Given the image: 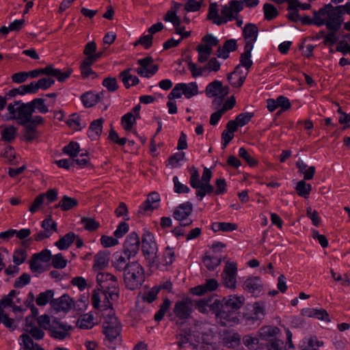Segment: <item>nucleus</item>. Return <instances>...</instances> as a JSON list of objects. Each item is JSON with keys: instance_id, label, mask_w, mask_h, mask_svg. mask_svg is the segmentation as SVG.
I'll list each match as a JSON object with an SVG mask.
<instances>
[{"instance_id": "obj_1", "label": "nucleus", "mask_w": 350, "mask_h": 350, "mask_svg": "<svg viewBox=\"0 0 350 350\" xmlns=\"http://www.w3.org/2000/svg\"><path fill=\"white\" fill-rule=\"evenodd\" d=\"M245 301L243 295H229L222 299L215 300V308H218L217 322L221 326L232 327L238 324L237 311L242 308Z\"/></svg>"}, {"instance_id": "obj_2", "label": "nucleus", "mask_w": 350, "mask_h": 350, "mask_svg": "<svg viewBox=\"0 0 350 350\" xmlns=\"http://www.w3.org/2000/svg\"><path fill=\"white\" fill-rule=\"evenodd\" d=\"M243 10L242 2L232 0L228 4L218 8L217 3H211L208 9L207 19L217 25H221L234 21L236 16Z\"/></svg>"}, {"instance_id": "obj_3", "label": "nucleus", "mask_w": 350, "mask_h": 350, "mask_svg": "<svg viewBox=\"0 0 350 350\" xmlns=\"http://www.w3.org/2000/svg\"><path fill=\"white\" fill-rule=\"evenodd\" d=\"M314 21L318 26L325 25L328 29L337 31L340 28L343 21L341 8L327 5L318 12H314Z\"/></svg>"}, {"instance_id": "obj_4", "label": "nucleus", "mask_w": 350, "mask_h": 350, "mask_svg": "<svg viewBox=\"0 0 350 350\" xmlns=\"http://www.w3.org/2000/svg\"><path fill=\"white\" fill-rule=\"evenodd\" d=\"M212 176L211 170L206 167L204 168L201 180L198 170L196 167L191 170L189 184L193 189L196 190V196L199 201H202L206 195L213 193L214 187L210 183Z\"/></svg>"}, {"instance_id": "obj_5", "label": "nucleus", "mask_w": 350, "mask_h": 350, "mask_svg": "<svg viewBox=\"0 0 350 350\" xmlns=\"http://www.w3.org/2000/svg\"><path fill=\"white\" fill-rule=\"evenodd\" d=\"M38 325L48 331L49 335L56 339L64 340L70 335L71 327L55 319L51 320L47 314H42L37 318Z\"/></svg>"}, {"instance_id": "obj_6", "label": "nucleus", "mask_w": 350, "mask_h": 350, "mask_svg": "<svg viewBox=\"0 0 350 350\" xmlns=\"http://www.w3.org/2000/svg\"><path fill=\"white\" fill-rule=\"evenodd\" d=\"M145 280V271L143 267L136 261L129 263L124 271V282L127 288L135 290L139 288Z\"/></svg>"}, {"instance_id": "obj_7", "label": "nucleus", "mask_w": 350, "mask_h": 350, "mask_svg": "<svg viewBox=\"0 0 350 350\" xmlns=\"http://www.w3.org/2000/svg\"><path fill=\"white\" fill-rule=\"evenodd\" d=\"M8 120H15L21 125L29 123L30 115L33 113V109L29 103H23L21 101H15L8 106Z\"/></svg>"}, {"instance_id": "obj_8", "label": "nucleus", "mask_w": 350, "mask_h": 350, "mask_svg": "<svg viewBox=\"0 0 350 350\" xmlns=\"http://www.w3.org/2000/svg\"><path fill=\"white\" fill-rule=\"evenodd\" d=\"M96 281L103 290L102 295L111 300L118 298V283L116 276L107 272H99L96 275Z\"/></svg>"}, {"instance_id": "obj_9", "label": "nucleus", "mask_w": 350, "mask_h": 350, "mask_svg": "<svg viewBox=\"0 0 350 350\" xmlns=\"http://www.w3.org/2000/svg\"><path fill=\"white\" fill-rule=\"evenodd\" d=\"M142 252L145 259L150 267H152L156 263L157 254L158 252L157 244L155 241L152 233L147 230H144L142 239Z\"/></svg>"}, {"instance_id": "obj_10", "label": "nucleus", "mask_w": 350, "mask_h": 350, "mask_svg": "<svg viewBox=\"0 0 350 350\" xmlns=\"http://www.w3.org/2000/svg\"><path fill=\"white\" fill-rule=\"evenodd\" d=\"M103 322V332L107 339L112 342L116 339L120 334L122 326L118 318L115 316L113 310H110L107 313L105 312Z\"/></svg>"}, {"instance_id": "obj_11", "label": "nucleus", "mask_w": 350, "mask_h": 350, "mask_svg": "<svg viewBox=\"0 0 350 350\" xmlns=\"http://www.w3.org/2000/svg\"><path fill=\"white\" fill-rule=\"evenodd\" d=\"M199 94L198 85L196 81L190 83H179L175 85L168 95V98H180L183 95L189 99Z\"/></svg>"}, {"instance_id": "obj_12", "label": "nucleus", "mask_w": 350, "mask_h": 350, "mask_svg": "<svg viewBox=\"0 0 350 350\" xmlns=\"http://www.w3.org/2000/svg\"><path fill=\"white\" fill-rule=\"evenodd\" d=\"M193 301L189 297L177 301L173 308V314L177 321L183 323L190 319L193 312Z\"/></svg>"}, {"instance_id": "obj_13", "label": "nucleus", "mask_w": 350, "mask_h": 350, "mask_svg": "<svg viewBox=\"0 0 350 350\" xmlns=\"http://www.w3.org/2000/svg\"><path fill=\"white\" fill-rule=\"evenodd\" d=\"M241 286L245 292L254 297H260L263 291V284L260 278L255 275L245 278Z\"/></svg>"}, {"instance_id": "obj_14", "label": "nucleus", "mask_w": 350, "mask_h": 350, "mask_svg": "<svg viewBox=\"0 0 350 350\" xmlns=\"http://www.w3.org/2000/svg\"><path fill=\"white\" fill-rule=\"evenodd\" d=\"M193 211V206L191 202H186L178 206L173 213V217L178 221L181 226H189L192 220L189 219Z\"/></svg>"}, {"instance_id": "obj_15", "label": "nucleus", "mask_w": 350, "mask_h": 350, "mask_svg": "<svg viewBox=\"0 0 350 350\" xmlns=\"http://www.w3.org/2000/svg\"><path fill=\"white\" fill-rule=\"evenodd\" d=\"M237 264L234 262H228L224 267L222 278L225 286L231 289L237 287Z\"/></svg>"}, {"instance_id": "obj_16", "label": "nucleus", "mask_w": 350, "mask_h": 350, "mask_svg": "<svg viewBox=\"0 0 350 350\" xmlns=\"http://www.w3.org/2000/svg\"><path fill=\"white\" fill-rule=\"evenodd\" d=\"M139 67L136 69L137 73L142 77L150 78L158 71L159 67L153 64L151 57H145L137 61Z\"/></svg>"}, {"instance_id": "obj_17", "label": "nucleus", "mask_w": 350, "mask_h": 350, "mask_svg": "<svg viewBox=\"0 0 350 350\" xmlns=\"http://www.w3.org/2000/svg\"><path fill=\"white\" fill-rule=\"evenodd\" d=\"M229 92L228 86H224L222 82L219 80H215L208 83L205 89V94L209 98L217 97L223 98Z\"/></svg>"}, {"instance_id": "obj_18", "label": "nucleus", "mask_w": 350, "mask_h": 350, "mask_svg": "<svg viewBox=\"0 0 350 350\" xmlns=\"http://www.w3.org/2000/svg\"><path fill=\"white\" fill-rule=\"evenodd\" d=\"M140 239L138 234L131 232L124 243L123 252L128 256L134 257L139 250Z\"/></svg>"}, {"instance_id": "obj_19", "label": "nucleus", "mask_w": 350, "mask_h": 350, "mask_svg": "<svg viewBox=\"0 0 350 350\" xmlns=\"http://www.w3.org/2000/svg\"><path fill=\"white\" fill-rule=\"evenodd\" d=\"M36 323H38L37 319L33 316H28L25 318V325L24 329L29 336L30 335L32 338L36 340H41L44 336V332L42 330V327L39 325L37 326Z\"/></svg>"}, {"instance_id": "obj_20", "label": "nucleus", "mask_w": 350, "mask_h": 350, "mask_svg": "<svg viewBox=\"0 0 350 350\" xmlns=\"http://www.w3.org/2000/svg\"><path fill=\"white\" fill-rule=\"evenodd\" d=\"M175 260V252L173 248L166 247L161 258H156V263L152 267L161 270L167 269Z\"/></svg>"}, {"instance_id": "obj_21", "label": "nucleus", "mask_w": 350, "mask_h": 350, "mask_svg": "<svg viewBox=\"0 0 350 350\" xmlns=\"http://www.w3.org/2000/svg\"><path fill=\"white\" fill-rule=\"evenodd\" d=\"M243 35L245 40V46H251L253 49L258 35V27L252 23H247L243 29Z\"/></svg>"}, {"instance_id": "obj_22", "label": "nucleus", "mask_w": 350, "mask_h": 350, "mask_svg": "<svg viewBox=\"0 0 350 350\" xmlns=\"http://www.w3.org/2000/svg\"><path fill=\"white\" fill-rule=\"evenodd\" d=\"M218 287V282L215 279H208L203 284L196 286L190 289L193 295L201 296L205 293L215 291Z\"/></svg>"}, {"instance_id": "obj_23", "label": "nucleus", "mask_w": 350, "mask_h": 350, "mask_svg": "<svg viewBox=\"0 0 350 350\" xmlns=\"http://www.w3.org/2000/svg\"><path fill=\"white\" fill-rule=\"evenodd\" d=\"M131 258L123 251H117L113 254L111 265L119 271H124L129 263L127 262Z\"/></svg>"}, {"instance_id": "obj_24", "label": "nucleus", "mask_w": 350, "mask_h": 350, "mask_svg": "<svg viewBox=\"0 0 350 350\" xmlns=\"http://www.w3.org/2000/svg\"><path fill=\"white\" fill-rule=\"evenodd\" d=\"M247 72H243L238 66L233 72L228 75L227 79L233 88H241L245 81Z\"/></svg>"}, {"instance_id": "obj_25", "label": "nucleus", "mask_w": 350, "mask_h": 350, "mask_svg": "<svg viewBox=\"0 0 350 350\" xmlns=\"http://www.w3.org/2000/svg\"><path fill=\"white\" fill-rule=\"evenodd\" d=\"M195 308L198 310L200 313L207 314L208 312L211 311L215 314V317L217 318V314L219 312L218 308H215V300L212 301V299H200L198 300H195L194 301Z\"/></svg>"}, {"instance_id": "obj_26", "label": "nucleus", "mask_w": 350, "mask_h": 350, "mask_svg": "<svg viewBox=\"0 0 350 350\" xmlns=\"http://www.w3.org/2000/svg\"><path fill=\"white\" fill-rule=\"evenodd\" d=\"M160 196L157 192L150 193L146 200L140 205L139 210L144 213L152 211L159 205Z\"/></svg>"}, {"instance_id": "obj_27", "label": "nucleus", "mask_w": 350, "mask_h": 350, "mask_svg": "<svg viewBox=\"0 0 350 350\" xmlns=\"http://www.w3.org/2000/svg\"><path fill=\"white\" fill-rule=\"evenodd\" d=\"M74 306V301L67 295H64L53 302V307L58 312H68Z\"/></svg>"}, {"instance_id": "obj_28", "label": "nucleus", "mask_w": 350, "mask_h": 350, "mask_svg": "<svg viewBox=\"0 0 350 350\" xmlns=\"http://www.w3.org/2000/svg\"><path fill=\"white\" fill-rule=\"evenodd\" d=\"M72 72V69L66 68L64 70L55 68L52 64L48 65L47 76L54 77L59 82H64L68 79Z\"/></svg>"}, {"instance_id": "obj_29", "label": "nucleus", "mask_w": 350, "mask_h": 350, "mask_svg": "<svg viewBox=\"0 0 350 350\" xmlns=\"http://www.w3.org/2000/svg\"><path fill=\"white\" fill-rule=\"evenodd\" d=\"M131 69H126L119 74V78L122 81L125 88L129 89L132 86L137 85L139 83V78L131 73Z\"/></svg>"}, {"instance_id": "obj_30", "label": "nucleus", "mask_w": 350, "mask_h": 350, "mask_svg": "<svg viewBox=\"0 0 350 350\" xmlns=\"http://www.w3.org/2000/svg\"><path fill=\"white\" fill-rule=\"evenodd\" d=\"M105 299H107V301H104L103 304L100 305V293L94 291L91 297V303L92 306L95 309H98L100 307L102 308V310L104 311H106L108 312L109 310H113L112 309V304L109 301L110 297L109 295H107V298L105 297Z\"/></svg>"}, {"instance_id": "obj_31", "label": "nucleus", "mask_w": 350, "mask_h": 350, "mask_svg": "<svg viewBox=\"0 0 350 350\" xmlns=\"http://www.w3.org/2000/svg\"><path fill=\"white\" fill-rule=\"evenodd\" d=\"M296 167L298 172L304 175V179L306 180H312L315 174L316 169L314 166H308L301 159H298L296 162Z\"/></svg>"}, {"instance_id": "obj_32", "label": "nucleus", "mask_w": 350, "mask_h": 350, "mask_svg": "<svg viewBox=\"0 0 350 350\" xmlns=\"http://www.w3.org/2000/svg\"><path fill=\"white\" fill-rule=\"evenodd\" d=\"M101 95H103V93L87 92L81 96V100L85 107L90 108L100 101Z\"/></svg>"}, {"instance_id": "obj_33", "label": "nucleus", "mask_w": 350, "mask_h": 350, "mask_svg": "<svg viewBox=\"0 0 350 350\" xmlns=\"http://www.w3.org/2000/svg\"><path fill=\"white\" fill-rule=\"evenodd\" d=\"M95 324L94 316L90 312L79 316L77 321V326L83 329H92Z\"/></svg>"}, {"instance_id": "obj_34", "label": "nucleus", "mask_w": 350, "mask_h": 350, "mask_svg": "<svg viewBox=\"0 0 350 350\" xmlns=\"http://www.w3.org/2000/svg\"><path fill=\"white\" fill-rule=\"evenodd\" d=\"M75 239L76 234L73 232H69L57 240L55 243V245L60 250H66L74 243Z\"/></svg>"}, {"instance_id": "obj_35", "label": "nucleus", "mask_w": 350, "mask_h": 350, "mask_svg": "<svg viewBox=\"0 0 350 350\" xmlns=\"http://www.w3.org/2000/svg\"><path fill=\"white\" fill-rule=\"evenodd\" d=\"M265 314V304L262 301H256L253 304L251 317L246 316L247 320L257 321L262 319Z\"/></svg>"}, {"instance_id": "obj_36", "label": "nucleus", "mask_w": 350, "mask_h": 350, "mask_svg": "<svg viewBox=\"0 0 350 350\" xmlns=\"http://www.w3.org/2000/svg\"><path fill=\"white\" fill-rule=\"evenodd\" d=\"M109 262L108 254L103 251H100L94 256L93 269L95 271L103 269Z\"/></svg>"}, {"instance_id": "obj_37", "label": "nucleus", "mask_w": 350, "mask_h": 350, "mask_svg": "<svg viewBox=\"0 0 350 350\" xmlns=\"http://www.w3.org/2000/svg\"><path fill=\"white\" fill-rule=\"evenodd\" d=\"M20 344L24 350H44L38 343H35L27 334H23L20 336Z\"/></svg>"}, {"instance_id": "obj_38", "label": "nucleus", "mask_w": 350, "mask_h": 350, "mask_svg": "<svg viewBox=\"0 0 350 350\" xmlns=\"http://www.w3.org/2000/svg\"><path fill=\"white\" fill-rule=\"evenodd\" d=\"M280 333V329L274 326H265L259 331V336L261 339L265 340H271L272 338L276 336Z\"/></svg>"}, {"instance_id": "obj_39", "label": "nucleus", "mask_w": 350, "mask_h": 350, "mask_svg": "<svg viewBox=\"0 0 350 350\" xmlns=\"http://www.w3.org/2000/svg\"><path fill=\"white\" fill-rule=\"evenodd\" d=\"M78 205V200L76 198L64 196L59 201L57 207L64 211H69Z\"/></svg>"}, {"instance_id": "obj_40", "label": "nucleus", "mask_w": 350, "mask_h": 350, "mask_svg": "<svg viewBox=\"0 0 350 350\" xmlns=\"http://www.w3.org/2000/svg\"><path fill=\"white\" fill-rule=\"evenodd\" d=\"M66 123L70 128L75 131H80L85 126V123L77 113L71 114L67 120Z\"/></svg>"}, {"instance_id": "obj_41", "label": "nucleus", "mask_w": 350, "mask_h": 350, "mask_svg": "<svg viewBox=\"0 0 350 350\" xmlns=\"http://www.w3.org/2000/svg\"><path fill=\"white\" fill-rule=\"evenodd\" d=\"M103 119H97L91 123L88 130L89 137L95 139L100 136L103 130Z\"/></svg>"}, {"instance_id": "obj_42", "label": "nucleus", "mask_w": 350, "mask_h": 350, "mask_svg": "<svg viewBox=\"0 0 350 350\" xmlns=\"http://www.w3.org/2000/svg\"><path fill=\"white\" fill-rule=\"evenodd\" d=\"M253 49L251 46H244V51L240 57V64L246 69L245 72H248L249 69L252 67L253 62L251 59V52Z\"/></svg>"}, {"instance_id": "obj_43", "label": "nucleus", "mask_w": 350, "mask_h": 350, "mask_svg": "<svg viewBox=\"0 0 350 350\" xmlns=\"http://www.w3.org/2000/svg\"><path fill=\"white\" fill-rule=\"evenodd\" d=\"M237 228V224L230 222H214L212 224V230L214 232H232Z\"/></svg>"}, {"instance_id": "obj_44", "label": "nucleus", "mask_w": 350, "mask_h": 350, "mask_svg": "<svg viewBox=\"0 0 350 350\" xmlns=\"http://www.w3.org/2000/svg\"><path fill=\"white\" fill-rule=\"evenodd\" d=\"M185 159V153L183 152H176L172 154L167 161V166L171 168H176L182 165Z\"/></svg>"}, {"instance_id": "obj_45", "label": "nucleus", "mask_w": 350, "mask_h": 350, "mask_svg": "<svg viewBox=\"0 0 350 350\" xmlns=\"http://www.w3.org/2000/svg\"><path fill=\"white\" fill-rule=\"evenodd\" d=\"M306 180H299L296 185L295 189L299 196L305 198H308L312 190V186L309 183L305 182Z\"/></svg>"}, {"instance_id": "obj_46", "label": "nucleus", "mask_w": 350, "mask_h": 350, "mask_svg": "<svg viewBox=\"0 0 350 350\" xmlns=\"http://www.w3.org/2000/svg\"><path fill=\"white\" fill-rule=\"evenodd\" d=\"M19 293L15 290H12L10 293L4 296L0 300V310H4L5 308L13 306L14 304V298Z\"/></svg>"}, {"instance_id": "obj_47", "label": "nucleus", "mask_w": 350, "mask_h": 350, "mask_svg": "<svg viewBox=\"0 0 350 350\" xmlns=\"http://www.w3.org/2000/svg\"><path fill=\"white\" fill-rule=\"evenodd\" d=\"M0 319L2 321L1 323H3V325L10 330H15L17 327L16 321H18L19 319L15 320L14 319L10 318L8 315L3 310H0Z\"/></svg>"}, {"instance_id": "obj_48", "label": "nucleus", "mask_w": 350, "mask_h": 350, "mask_svg": "<svg viewBox=\"0 0 350 350\" xmlns=\"http://www.w3.org/2000/svg\"><path fill=\"white\" fill-rule=\"evenodd\" d=\"M304 342L306 344V346L302 350H319V348L324 345L323 342L318 340L316 336H310L306 338Z\"/></svg>"}, {"instance_id": "obj_49", "label": "nucleus", "mask_w": 350, "mask_h": 350, "mask_svg": "<svg viewBox=\"0 0 350 350\" xmlns=\"http://www.w3.org/2000/svg\"><path fill=\"white\" fill-rule=\"evenodd\" d=\"M201 345V347L206 350H216L217 345L213 341V336L211 334H203L202 336V342H198Z\"/></svg>"}, {"instance_id": "obj_50", "label": "nucleus", "mask_w": 350, "mask_h": 350, "mask_svg": "<svg viewBox=\"0 0 350 350\" xmlns=\"http://www.w3.org/2000/svg\"><path fill=\"white\" fill-rule=\"evenodd\" d=\"M136 123V120L131 112L124 114L121 119V124L123 129L126 131H130L133 129V126Z\"/></svg>"}, {"instance_id": "obj_51", "label": "nucleus", "mask_w": 350, "mask_h": 350, "mask_svg": "<svg viewBox=\"0 0 350 350\" xmlns=\"http://www.w3.org/2000/svg\"><path fill=\"white\" fill-rule=\"evenodd\" d=\"M218 39L212 34H206L202 39V43L199 45L209 49L211 51H213V47L218 44Z\"/></svg>"}, {"instance_id": "obj_52", "label": "nucleus", "mask_w": 350, "mask_h": 350, "mask_svg": "<svg viewBox=\"0 0 350 350\" xmlns=\"http://www.w3.org/2000/svg\"><path fill=\"white\" fill-rule=\"evenodd\" d=\"M202 261L204 266L209 270H214L221 263L220 258L215 256H205Z\"/></svg>"}, {"instance_id": "obj_53", "label": "nucleus", "mask_w": 350, "mask_h": 350, "mask_svg": "<svg viewBox=\"0 0 350 350\" xmlns=\"http://www.w3.org/2000/svg\"><path fill=\"white\" fill-rule=\"evenodd\" d=\"M64 154L69 155L71 157H75L78 155L80 151V146L76 142H70L68 145L63 148Z\"/></svg>"}, {"instance_id": "obj_54", "label": "nucleus", "mask_w": 350, "mask_h": 350, "mask_svg": "<svg viewBox=\"0 0 350 350\" xmlns=\"http://www.w3.org/2000/svg\"><path fill=\"white\" fill-rule=\"evenodd\" d=\"M81 223L83 228L90 232L96 230L100 226L99 222L92 217H84L81 219Z\"/></svg>"}, {"instance_id": "obj_55", "label": "nucleus", "mask_w": 350, "mask_h": 350, "mask_svg": "<svg viewBox=\"0 0 350 350\" xmlns=\"http://www.w3.org/2000/svg\"><path fill=\"white\" fill-rule=\"evenodd\" d=\"M27 257V253L25 249L18 248L14 251L12 258L13 262L16 265H21L23 264Z\"/></svg>"}, {"instance_id": "obj_56", "label": "nucleus", "mask_w": 350, "mask_h": 350, "mask_svg": "<svg viewBox=\"0 0 350 350\" xmlns=\"http://www.w3.org/2000/svg\"><path fill=\"white\" fill-rule=\"evenodd\" d=\"M30 106L33 109V113L35 110L37 109L41 113H46L49 112V108L44 103V100L42 98H35L31 102H29Z\"/></svg>"}, {"instance_id": "obj_57", "label": "nucleus", "mask_w": 350, "mask_h": 350, "mask_svg": "<svg viewBox=\"0 0 350 350\" xmlns=\"http://www.w3.org/2000/svg\"><path fill=\"white\" fill-rule=\"evenodd\" d=\"M53 297V292L51 290H47L38 295L36 303L39 306L46 305L49 300Z\"/></svg>"}, {"instance_id": "obj_58", "label": "nucleus", "mask_w": 350, "mask_h": 350, "mask_svg": "<svg viewBox=\"0 0 350 350\" xmlns=\"http://www.w3.org/2000/svg\"><path fill=\"white\" fill-rule=\"evenodd\" d=\"M221 63L216 57L211 58L204 65L206 75H208L211 72H217L220 70Z\"/></svg>"}, {"instance_id": "obj_59", "label": "nucleus", "mask_w": 350, "mask_h": 350, "mask_svg": "<svg viewBox=\"0 0 350 350\" xmlns=\"http://www.w3.org/2000/svg\"><path fill=\"white\" fill-rule=\"evenodd\" d=\"M263 11L265 18L268 21L275 18L278 14L276 8L270 3L264 4Z\"/></svg>"}, {"instance_id": "obj_60", "label": "nucleus", "mask_w": 350, "mask_h": 350, "mask_svg": "<svg viewBox=\"0 0 350 350\" xmlns=\"http://www.w3.org/2000/svg\"><path fill=\"white\" fill-rule=\"evenodd\" d=\"M239 156L243 159L250 167H255L258 165L257 160L254 158L243 147L239 149Z\"/></svg>"}, {"instance_id": "obj_61", "label": "nucleus", "mask_w": 350, "mask_h": 350, "mask_svg": "<svg viewBox=\"0 0 350 350\" xmlns=\"http://www.w3.org/2000/svg\"><path fill=\"white\" fill-rule=\"evenodd\" d=\"M189 70L191 72V75L193 78H196L200 76H206V71L204 66H198L196 64L193 62H189L187 65Z\"/></svg>"}, {"instance_id": "obj_62", "label": "nucleus", "mask_w": 350, "mask_h": 350, "mask_svg": "<svg viewBox=\"0 0 350 350\" xmlns=\"http://www.w3.org/2000/svg\"><path fill=\"white\" fill-rule=\"evenodd\" d=\"M16 133V129L14 126H9L1 131V139L5 142H11L14 139Z\"/></svg>"}, {"instance_id": "obj_63", "label": "nucleus", "mask_w": 350, "mask_h": 350, "mask_svg": "<svg viewBox=\"0 0 350 350\" xmlns=\"http://www.w3.org/2000/svg\"><path fill=\"white\" fill-rule=\"evenodd\" d=\"M41 226L44 231L50 235L57 231V224L51 217L44 219Z\"/></svg>"}, {"instance_id": "obj_64", "label": "nucleus", "mask_w": 350, "mask_h": 350, "mask_svg": "<svg viewBox=\"0 0 350 350\" xmlns=\"http://www.w3.org/2000/svg\"><path fill=\"white\" fill-rule=\"evenodd\" d=\"M51 265L56 269H64L67 265V260H66L62 254H57L51 258Z\"/></svg>"}]
</instances>
